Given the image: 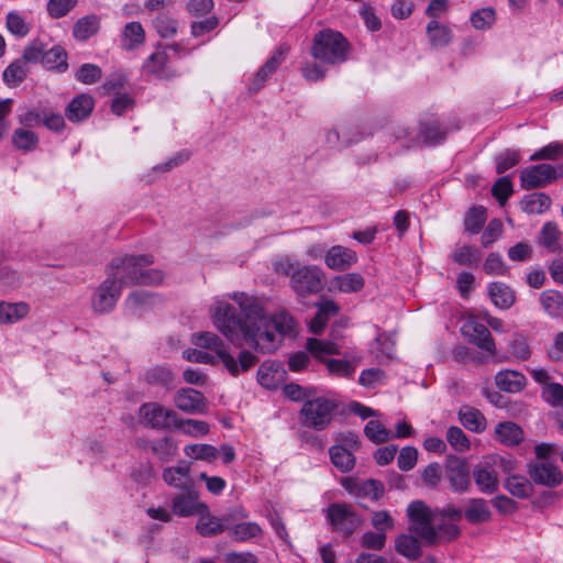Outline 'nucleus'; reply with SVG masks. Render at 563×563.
Returning <instances> with one entry per match:
<instances>
[{"instance_id":"obj_45","label":"nucleus","mask_w":563,"mask_h":563,"mask_svg":"<svg viewBox=\"0 0 563 563\" xmlns=\"http://www.w3.org/2000/svg\"><path fill=\"white\" fill-rule=\"evenodd\" d=\"M505 488L517 498H528L532 493L531 482L521 475L509 476L505 482Z\"/></svg>"},{"instance_id":"obj_23","label":"nucleus","mask_w":563,"mask_h":563,"mask_svg":"<svg viewBox=\"0 0 563 563\" xmlns=\"http://www.w3.org/2000/svg\"><path fill=\"white\" fill-rule=\"evenodd\" d=\"M342 486L352 495L356 497H371L373 499H378L384 492L383 485L380 482L375 479H366L363 482H357L353 478H344L342 481Z\"/></svg>"},{"instance_id":"obj_15","label":"nucleus","mask_w":563,"mask_h":563,"mask_svg":"<svg viewBox=\"0 0 563 563\" xmlns=\"http://www.w3.org/2000/svg\"><path fill=\"white\" fill-rule=\"evenodd\" d=\"M445 476L454 492L464 493L471 487L470 470L465 460L451 455L446 460Z\"/></svg>"},{"instance_id":"obj_51","label":"nucleus","mask_w":563,"mask_h":563,"mask_svg":"<svg viewBox=\"0 0 563 563\" xmlns=\"http://www.w3.org/2000/svg\"><path fill=\"white\" fill-rule=\"evenodd\" d=\"M124 45L128 49H133L145 41V32L140 22L133 21L124 26Z\"/></svg>"},{"instance_id":"obj_53","label":"nucleus","mask_w":563,"mask_h":563,"mask_svg":"<svg viewBox=\"0 0 563 563\" xmlns=\"http://www.w3.org/2000/svg\"><path fill=\"white\" fill-rule=\"evenodd\" d=\"M26 77V69L21 60L11 63L2 74L4 84L11 88L19 86Z\"/></svg>"},{"instance_id":"obj_61","label":"nucleus","mask_w":563,"mask_h":563,"mask_svg":"<svg viewBox=\"0 0 563 563\" xmlns=\"http://www.w3.org/2000/svg\"><path fill=\"white\" fill-rule=\"evenodd\" d=\"M563 155V144L560 142H552L540 150L536 151L530 161H555Z\"/></svg>"},{"instance_id":"obj_14","label":"nucleus","mask_w":563,"mask_h":563,"mask_svg":"<svg viewBox=\"0 0 563 563\" xmlns=\"http://www.w3.org/2000/svg\"><path fill=\"white\" fill-rule=\"evenodd\" d=\"M172 511L178 517L188 518L207 511V504L200 501L198 493L189 487L172 498Z\"/></svg>"},{"instance_id":"obj_47","label":"nucleus","mask_w":563,"mask_h":563,"mask_svg":"<svg viewBox=\"0 0 563 563\" xmlns=\"http://www.w3.org/2000/svg\"><path fill=\"white\" fill-rule=\"evenodd\" d=\"M560 236L561 232L558 228V224L554 222H547L540 231L539 243L543 245L549 252H556L560 249Z\"/></svg>"},{"instance_id":"obj_24","label":"nucleus","mask_w":563,"mask_h":563,"mask_svg":"<svg viewBox=\"0 0 563 563\" xmlns=\"http://www.w3.org/2000/svg\"><path fill=\"white\" fill-rule=\"evenodd\" d=\"M495 385L501 391L517 394L527 386V378L518 371L501 369L495 375Z\"/></svg>"},{"instance_id":"obj_17","label":"nucleus","mask_w":563,"mask_h":563,"mask_svg":"<svg viewBox=\"0 0 563 563\" xmlns=\"http://www.w3.org/2000/svg\"><path fill=\"white\" fill-rule=\"evenodd\" d=\"M136 443L140 449L151 451L162 462L173 461L178 452L176 441L167 435L153 440L141 438Z\"/></svg>"},{"instance_id":"obj_52","label":"nucleus","mask_w":563,"mask_h":563,"mask_svg":"<svg viewBox=\"0 0 563 563\" xmlns=\"http://www.w3.org/2000/svg\"><path fill=\"white\" fill-rule=\"evenodd\" d=\"M5 26L10 33L18 37H25L31 30V25L25 21L24 16L15 11L7 14Z\"/></svg>"},{"instance_id":"obj_26","label":"nucleus","mask_w":563,"mask_h":563,"mask_svg":"<svg viewBox=\"0 0 563 563\" xmlns=\"http://www.w3.org/2000/svg\"><path fill=\"white\" fill-rule=\"evenodd\" d=\"M156 301L152 292L136 290L131 292L125 301V309L133 316L141 317L146 310L152 308Z\"/></svg>"},{"instance_id":"obj_34","label":"nucleus","mask_w":563,"mask_h":563,"mask_svg":"<svg viewBox=\"0 0 563 563\" xmlns=\"http://www.w3.org/2000/svg\"><path fill=\"white\" fill-rule=\"evenodd\" d=\"M461 423L470 431L481 433L486 428V418L476 408L463 406L459 411Z\"/></svg>"},{"instance_id":"obj_6","label":"nucleus","mask_w":563,"mask_h":563,"mask_svg":"<svg viewBox=\"0 0 563 563\" xmlns=\"http://www.w3.org/2000/svg\"><path fill=\"white\" fill-rule=\"evenodd\" d=\"M141 423L145 427L166 431L172 428L180 427V418L177 412L163 406L159 402H145L139 409Z\"/></svg>"},{"instance_id":"obj_58","label":"nucleus","mask_w":563,"mask_h":563,"mask_svg":"<svg viewBox=\"0 0 563 563\" xmlns=\"http://www.w3.org/2000/svg\"><path fill=\"white\" fill-rule=\"evenodd\" d=\"M509 352L515 358L519 361L529 360L531 356V350L528 339L522 334H515L509 342Z\"/></svg>"},{"instance_id":"obj_50","label":"nucleus","mask_w":563,"mask_h":563,"mask_svg":"<svg viewBox=\"0 0 563 563\" xmlns=\"http://www.w3.org/2000/svg\"><path fill=\"white\" fill-rule=\"evenodd\" d=\"M470 21L476 30H488L496 22V11L492 7L478 9L471 14Z\"/></svg>"},{"instance_id":"obj_46","label":"nucleus","mask_w":563,"mask_h":563,"mask_svg":"<svg viewBox=\"0 0 563 563\" xmlns=\"http://www.w3.org/2000/svg\"><path fill=\"white\" fill-rule=\"evenodd\" d=\"M452 258L459 265L475 267L482 260V253L474 246L464 245L453 252Z\"/></svg>"},{"instance_id":"obj_19","label":"nucleus","mask_w":563,"mask_h":563,"mask_svg":"<svg viewBox=\"0 0 563 563\" xmlns=\"http://www.w3.org/2000/svg\"><path fill=\"white\" fill-rule=\"evenodd\" d=\"M175 406L187 413H201L206 410V398L202 393L192 388H181L174 397Z\"/></svg>"},{"instance_id":"obj_18","label":"nucleus","mask_w":563,"mask_h":563,"mask_svg":"<svg viewBox=\"0 0 563 563\" xmlns=\"http://www.w3.org/2000/svg\"><path fill=\"white\" fill-rule=\"evenodd\" d=\"M462 332L467 338L468 342L492 355L496 354L494 339L485 324L470 320L463 324Z\"/></svg>"},{"instance_id":"obj_16","label":"nucleus","mask_w":563,"mask_h":563,"mask_svg":"<svg viewBox=\"0 0 563 563\" xmlns=\"http://www.w3.org/2000/svg\"><path fill=\"white\" fill-rule=\"evenodd\" d=\"M289 52V46L286 44L279 45L273 55L265 62V64L257 70L250 84V90L257 92L261 90L267 79L277 70V68L286 59Z\"/></svg>"},{"instance_id":"obj_29","label":"nucleus","mask_w":563,"mask_h":563,"mask_svg":"<svg viewBox=\"0 0 563 563\" xmlns=\"http://www.w3.org/2000/svg\"><path fill=\"white\" fill-rule=\"evenodd\" d=\"M168 55L166 52L158 51L151 54L143 64L145 73L155 75L158 78H172L176 76L173 70L166 69Z\"/></svg>"},{"instance_id":"obj_36","label":"nucleus","mask_w":563,"mask_h":563,"mask_svg":"<svg viewBox=\"0 0 563 563\" xmlns=\"http://www.w3.org/2000/svg\"><path fill=\"white\" fill-rule=\"evenodd\" d=\"M496 439L506 445H517L523 439L522 429L515 422H499L495 428Z\"/></svg>"},{"instance_id":"obj_43","label":"nucleus","mask_w":563,"mask_h":563,"mask_svg":"<svg viewBox=\"0 0 563 563\" xmlns=\"http://www.w3.org/2000/svg\"><path fill=\"white\" fill-rule=\"evenodd\" d=\"M540 303L543 310L552 318H558L563 312V297L556 290H544L540 295Z\"/></svg>"},{"instance_id":"obj_7","label":"nucleus","mask_w":563,"mask_h":563,"mask_svg":"<svg viewBox=\"0 0 563 563\" xmlns=\"http://www.w3.org/2000/svg\"><path fill=\"white\" fill-rule=\"evenodd\" d=\"M335 409L336 404L323 397L307 400L300 411L302 424L314 430H324L331 422Z\"/></svg>"},{"instance_id":"obj_27","label":"nucleus","mask_w":563,"mask_h":563,"mask_svg":"<svg viewBox=\"0 0 563 563\" xmlns=\"http://www.w3.org/2000/svg\"><path fill=\"white\" fill-rule=\"evenodd\" d=\"M464 517L471 525H479L490 520L492 511L485 499L471 498L464 510Z\"/></svg>"},{"instance_id":"obj_37","label":"nucleus","mask_w":563,"mask_h":563,"mask_svg":"<svg viewBox=\"0 0 563 563\" xmlns=\"http://www.w3.org/2000/svg\"><path fill=\"white\" fill-rule=\"evenodd\" d=\"M329 455L331 463L338 468L341 473H349L355 466V456L344 445H332L329 449Z\"/></svg>"},{"instance_id":"obj_20","label":"nucleus","mask_w":563,"mask_h":563,"mask_svg":"<svg viewBox=\"0 0 563 563\" xmlns=\"http://www.w3.org/2000/svg\"><path fill=\"white\" fill-rule=\"evenodd\" d=\"M196 522L195 529L201 537L210 538L218 536L229 528V519L227 517H217L211 515L209 506L207 511H201Z\"/></svg>"},{"instance_id":"obj_28","label":"nucleus","mask_w":563,"mask_h":563,"mask_svg":"<svg viewBox=\"0 0 563 563\" xmlns=\"http://www.w3.org/2000/svg\"><path fill=\"white\" fill-rule=\"evenodd\" d=\"M162 476L167 485L175 488L184 490L190 487V466L187 464L166 467Z\"/></svg>"},{"instance_id":"obj_8","label":"nucleus","mask_w":563,"mask_h":563,"mask_svg":"<svg viewBox=\"0 0 563 563\" xmlns=\"http://www.w3.org/2000/svg\"><path fill=\"white\" fill-rule=\"evenodd\" d=\"M323 277L322 269L316 265H297L290 287L299 296L317 294L323 288Z\"/></svg>"},{"instance_id":"obj_49","label":"nucleus","mask_w":563,"mask_h":563,"mask_svg":"<svg viewBox=\"0 0 563 563\" xmlns=\"http://www.w3.org/2000/svg\"><path fill=\"white\" fill-rule=\"evenodd\" d=\"M262 533L256 522H241L229 529V537L238 542H244Z\"/></svg>"},{"instance_id":"obj_22","label":"nucleus","mask_w":563,"mask_h":563,"mask_svg":"<svg viewBox=\"0 0 563 563\" xmlns=\"http://www.w3.org/2000/svg\"><path fill=\"white\" fill-rule=\"evenodd\" d=\"M95 100L87 93L76 96L66 107L65 117L70 122L77 123L86 120L92 112Z\"/></svg>"},{"instance_id":"obj_57","label":"nucleus","mask_w":563,"mask_h":563,"mask_svg":"<svg viewBox=\"0 0 563 563\" xmlns=\"http://www.w3.org/2000/svg\"><path fill=\"white\" fill-rule=\"evenodd\" d=\"M364 433L374 443H384L393 438V433L376 420L366 423Z\"/></svg>"},{"instance_id":"obj_11","label":"nucleus","mask_w":563,"mask_h":563,"mask_svg":"<svg viewBox=\"0 0 563 563\" xmlns=\"http://www.w3.org/2000/svg\"><path fill=\"white\" fill-rule=\"evenodd\" d=\"M501 459L489 456L481 461L473 470V478L478 489L484 494H494L498 490V467Z\"/></svg>"},{"instance_id":"obj_25","label":"nucleus","mask_w":563,"mask_h":563,"mask_svg":"<svg viewBox=\"0 0 563 563\" xmlns=\"http://www.w3.org/2000/svg\"><path fill=\"white\" fill-rule=\"evenodd\" d=\"M284 374L279 363L265 361L257 369V382L267 389H275L283 380Z\"/></svg>"},{"instance_id":"obj_31","label":"nucleus","mask_w":563,"mask_h":563,"mask_svg":"<svg viewBox=\"0 0 563 563\" xmlns=\"http://www.w3.org/2000/svg\"><path fill=\"white\" fill-rule=\"evenodd\" d=\"M365 280L358 273H347L332 278L331 290H338L345 294L357 292L363 289Z\"/></svg>"},{"instance_id":"obj_30","label":"nucleus","mask_w":563,"mask_h":563,"mask_svg":"<svg viewBox=\"0 0 563 563\" xmlns=\"http://www.w3.org/2000/svg\"><path fill=\"white\" fill-rule=\"evenodd\" d=\"M426 32L429 43L434 48L448 46L453 37L452 30L448 25L440 23L438 20H431L427 24Z\"/></svg>"},{"instance_id":"obj_13","label":"nucleus","mask_w":563,"mask_h":563,"mask_svg":"<svg viewBox=\"0 0 563 563\" xmlns=\"http://www.w3.org/2000/svg\"><path fill=\"white\" fill-rule=\"evenodd\" d=\"M558 168L542 163L526 167L520 173V185L526 190L543 188L559 178Z\"/></svg>"},{"instance_id":"obj_21","label":"nucleus","mask_w":563,"mask_h":563,"mask_svg":"<svg viewBox=\"0 0 563 563\" xmlns=\"http://www.w3.org/2000/svg\"><path fill=\"white\" fill-rule=\"evenodd\" d=\"M327 266L333 271H346L357 262L356 253L342 245H334L327 251L324 256Z\"/></svg>"},{"instance_id":"obj_9","label":"nucleus","mask_w":563,"mask_h":563,"mask_svg":"<svg viewBox=\"0 0 563 563\" xmlns=\"http://www.w3.org/2000/svg\"><path fill=\"white\" fill-rule=\"evenodd\" d=\"M527 473L532 483L548 488H555L563 483V472L550 460L532 461L527 465Z\"/></svg>"},{"instance_id":"obj_63","label":"nucleus","mask_w":563,"mask_h":563,"mask_svg":"<svg viewBox=\"0 0 563 563\" xmlns=\"http://www.w3.org/2000/svg\"><path fill=\"white\" fill-rule=\"evenodd\" d=\"M541 396L545 402L552 407L563 405V385L559 383L547 384L542 387Z\"/></svg>"},{"instance_id":"obj_56","label":"nucleus","mask_w":563,"mask_h":563,"mask_svg":"<svg viewBox=\"0 0 563 563\" xmlns=\"http://www.w3.org/2000/svg\"><path fill=\"white\" fill-rule=\"evenodd\" d=\"M14 146L23 151H32L38 143L37 135L30 130L16 129L12 135Z\"/></svg>"},{"instance_id":"obj_4","label":"nucleus","mask_w":563,"mask_h":563,"mask_svg":"<svg viewBox=\"0 0 563 563\" xmlns=\"http://www.w3.org/2000/svg\"><path fill=\"white\" fill-rule=\"evenodd\" d=\"M350 51V43L340 32L325 29L314 35L311 54L317 59L335 65L344 63Z\"/></svg>"},{"instance_id":"obj_41","label":"nucleus","mask_w":563,"mask_h":563,"mask_svg":"<svg viewBox=\"0 0 563 563\" xmlns=\"http://www.w3.org/2000/svg\"><path fill=\"white\" fill-rule=\"evenodd\" d=\"M330 375L335 377H353L358 362L356 360L327 358L323 361Z\"/></svg>"},{"instance_id":"obj_2","label":"nucleus","mask_w":563,"mask_h":563,"mask_svg":"<svg viewBox=\"0 0 563 563\" xmlns=\"http://www.w3.org/2000/svg\"><path fill=\"white\" fill-rule=\"evenodd\" d=\"M154 258L152 255H124L114 257L108 266L107 274L113 277L119 286L158 285L164 279V273L150 268Z\"/></svg>"},{"instance_id":"obj_1","label":"nucleus","mask_w":563,"mask_h":563,"mask_svg":"<svg viewBox=\"0 0 563 563\" xmlns=\"http://www.w3.org/2000/svg\"><path fill=\"white\" fill-rule=\"evenodd\" d=\"M233 299L240 306L243 318L236 314L233 306L219 302L214 308L213 321L217 329L235 346L247 344L256 352L273 353L280 346L285 335L295 332L296 323L288 312L279 311L268 316L258 299L243 292L235 294Z\"/></svg>"},{"instance_id":"obj_64","label":"nucleus","mask_w":563,"mask_h":563,"mask_svg":"<svg viewBox=\"0 0 563 563\" xmlns=\"http://www.w3.org/2000/svg\"><path fill=\"white\" fill-rule=\"evenodd\" d=\"M446 440L450 445L459 452H464L470 449V441L459 427L453 426L448 429Z\"/></svg>"},{"instance_id":"obj_35","label":"nucleus","mask_w":563,"mask_h":563,"mask_svg":"<svg viewBox=\"0 0 563 563\" xmlns=\"http://www.w3.org/2000/svg\"><path fill=\"white\" fill-rule=\"evenodd\" d=\"M488 295L493 303L500 309H509L515 303L514 291L504 283H490L488 285Z\"/></svg>"},{"instance_id":"obj_38","label":"nucleus","mask_w":563,"mask_h":563,"mask_svg":"<svg viewBox=\"0 0 563 563\" xmlns=\"http://www.w3.org/2000/svg\"><path fill=\"white\" fill-rule=\"evenodd\" d=\"M99 27V18L96 14H88L76 21L73 26V36L77 41H86L93 36L98 32Z\"/></svg>"},{"instance_id":"obj_40","label":"nucleus","mask_w":563,"mask_h":563,"mask_svg":"<svg viewBox=\"0 0 563 563\" xmlns=\"http://www.w3.org/2000/svg\"><path fill=\"white\" fill-rule=\"evenodd\" d=\"M306 349L307 351L313 355L316 358L323 361L325 355H339L340 354V347L339 345L330 340H320L316 338H309L306 342Z\"/></svg>"},{"instance_id":"obj_39","label":"nucleus","mask_w":563,"mask_h":563,"mask_svg":"<svg viewBox=\"0 0 563 563\" xmlns=\"http://www.w3.org/2000/svg\"><path fill=\"white\" fill-rule=\"evenodd\" d=\"M30 308L24 302L10 303L0 301V324L15 323L24 319Z\"/></svg>"},{"instance_id":"obj_12","label":"nucleus","mask_w":563,"mask_h":563,"mask_svg":"<svg viewBox=\"0 0 563 563\" xmlns=\"http://www.w3.org/2000/svg\"><path fill=\"white\" fill-rule=\"evenodd\" d=\"M122 288L117 280L107 274V278L96 288L91 297V308L95 312L103 314L115 307Z\"/></svg>"},{"instance_id":"obj_33","label":"nucleus","mask_w":563,"mask_h":563,"mask_svg":"<svg viewBox=\"0 0 563 563\" xmlns=\"http://www.w3.org/2000/svg\"><path fill=\"white\" fill-rule=\"evenodd\" d=\"M421 543L423 542L418 537L401 534L395 541V549L400 555L415 561L422 554Z\"/></svg>"},{"instance_id":"obj_60","label":"nucleus","mask_w":563,"mask_h":563,"mask_svg":"<svg viewBox=\"0 0 563 563\" xmlns=\"http://www.w3.org/2000/svg\"><path fill=\"white\" fill-rule=\"evenodd\" d=\"M77 2L78 0H48L46 4L47 14L53 19H60L67 15Z\"/></svg>"},{"instance_id":"obj_59","label":"nucleus","mask_w":563,"mask_h":563,"mask_svg":"<svg viewBox=\"0 0 563 563\" xmlns=\"http://www.w3.org/2000/svg\"><path fill=\"white\" fill-rule=\"evenodd\" d=\"M145 378L148 384L168 386L174 380V374L167 367L156 366L146 372Z\"/></svg>"},{"instance_id":"obj_55","label":"nucleus","mask_w":563,"mask_h":563,"mask_svg":"<svg viewBox=\"0 0 563 563\" xmlns=\"http://www.w3.org/2000/svg\"><path fill=\"white\" fill-rule=\"evenodd\" d=\"M153 26L163 38H169L176 35L178 22L172 16L159 14L153 20Z\"/></svg>"},{"instance_id":"obj_32","label":"nucleus","mask_w":563,"mask_h":563,"mask_svg":"<svg viewBox=\"0 0 563 563\" xmlns=\"http://www.w3.org/2000/svg\"><path fill=\"white\" fill-rule=\"evenodd\" d=\"M552 203L550 196L545 192H532L523 196L520 208L528 214H541L547 211Z\"/></svg>"},{"instance_id":"obj_5","label":"nucleus","mask_w":563,"mask_h":563,"mask_svg":"<svg viewBox=\"0 0 563 563\" xmlns=\"http://www.w3.org/2000/svg\"><path fill=\"white\" fill-rule=\"evenodd\" d=\"M409 531L426 545L437 544L435 522L431 509L421 500H415L407 508Z\"/></svg>"},{"instance_id":"obj_44","label":"nucleus","mask_w":563,"mask_h":563,"mask_svg":"<svg viewBox=\"0 0 563 563\" xmlns=\"http://www.w3.org/2000/svg\"><path fill=\"white\" fill-rule=\"evenodd\" d=\"M42 64L48 69L65 71L68 68L67 53L62 46L55 45L48 51L45 49Z\"/></svg>"},{"instance_id":"obj_3","label":"nucleus","mask_w":563,"mask_h":563,"mask_svg":"<svg viewBox=\"0 0 563 563\" xmlns=\"http://www.w3.org/2000/svg\"><path fill=\"white\" fill-rule=\"evenodd\" d=\"M192 343L198 347L213 351V355L219 357L227 371L234 377L250 371L258 363V357L249 350L240 351L238 357H234L225 349L223 341L212 332L194 334Z\"/></svg>"},{"instance_id":"obj_10","label":"nucleus","mask_w":563,"mask_h":563,"mask_svg":"<svg viewBox=\"0 0 563 563\" xmlns=\"http://www.w3.org/2000/svg\"><path fill=\"white\" fill-rule=\"evenodd\" d=\"M327 519L333 530L350 536L355 532L362 523L361 518L354 512L351 506L334 503L327 509Z\"/></svg>"},{"instance_id":"obj_48","label":"nucleus","mask_w":563,"mask_h":563,"mask_svg":"<svg viewBox=\"0 0 563 563\" xmlns=\"http://www.w3.org/2000/svg\"><path fill=\"white\" fill-rule=\"evenodd\" d=\"M184 453L191 459L209 463L213 462L218 457V449L206 443L188 444L184 448Z\"/></svg>"},{"instance_id":"obj_54","label":"nucleus","mask_w":563,"mask_h":563,"mask_svg":"<svg viewBox=\"0 0 563 563\" xmlns=\"http://www.w3.org/2000/svg\"><path fill=\"white\" fill-rule=\"evenodd\" d=\"M487 219V212L484 207H474L468 210L465 217V230L472 234H477Z\"/></svg>"},{"instance_id":"obj_62","label":"nucleus","mask_w":563,"mask_h":563,"mask_svg":"<svg viewBox=\"0 0 563 563\" xmlns=\"http://www.w3.org/2000/svg\"><path fill=\"white\" fill-rule=\"evenodd\" d=\"M180 427H176V429H179L183 431L184 434L198 438L206 435L209 432V424L206 421L202 420H195V419H180Z\"/></svg>"},{"instance_id":"obj_42","label":"nucleus","mask_w":563,"mask_h":563,"mask_svg":"<svg viewBox=\"0 0 563 563\" xmlns=\"http://www.w3.org/2000/svg\"><path fill=\"white\" fill-rule=\"evenodd\" d=\"M446 132L442 129L440 122L435 118L421 122L420 136L423 137V143L434 145L445 139Z\"/></svg>"}]
</instances>
